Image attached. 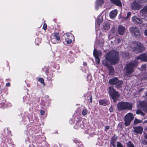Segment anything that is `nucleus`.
I'll return each instance as SVG.
<instances>
[{
	"label": "nucleus",
	"instance_id": "obj_1",
	"mask_svg": "<svg viewBox=\"0 0 147 147\" xmlns=\"http://www.w3.org/2000/svg\"><path fill=\"white\" fill-rule=\"evenodd\" d=\"M119 61L118 52L115 50L110 51L107 53L105 55V59L102 61L103 65L107 67L109 66V63L115 64Z\"/></svg>",
	"mask_w": 147,
	"mask_h": 147
},
{
	"label": "nucleus",
	"instance_id": "obj_2",
	"mask_svg": "<svg viewBox=\"0 0 147 147\" xmlns=\"http://www.w3.org/2000/svg\"><path fill=\"white\" fill-rule=\"evenodd\" d=\"M117 107L119 111L126 109L131 110L133 104L132 103L130 102H119L117 105Z\"/></svg>",
	"mask_w": 147,
	"mask_h": 147
},
{
	"label": "nucleus",
	"instance_id": "obj_3",
	"mask_svg": "<svg viewBox=\"0 0 147 147\" xmlns=\"http://www.w3.org/2000/svg\"><path fill=\"white\" fill-rule=\"evenodd\" d=\"M109 83L110 84L115 85V87L117 88H121V85L123 84L122 81L119 80L118 78L116 77L110 79Z\"/></svg>",
	"mask_w": 147,
	"mask_h": 147
},
{
	"label": "nucleus",
	"instance_id": "obj_4",
	"mask_svg": "<svg viewBox=\"0 0 147 147\" xmlns=\"http://www.w3.org/2000/svg\"><path fill=\"white\" fill-rule=\"evenodd\" d=\"M109 94L113 100L115 102L117 101L119 96V94L117 91H116L115 89L112 87H109Z\"/></svg>",
	"mask_w": 147,
	"mask_h": 147
},
{
	"label": "nucleus",
	"instance_id": "obj_5",
	"mask_svg": "<svg viewBox=\"0 0 147 147\" xmlns=\"http://www.w3.org/2000/svg\"><path fill=\"white\" fill-rule=\"evenodd\" d=\"M132 47L134 51L138 53L141 52L144 50L143 45L138 42H134Z\"/></svg>",
	"mask_w": 147,
	"mask_h": 147
},
{
	"label": "nucleus",
	"instance_id": "obj_6",
	"mask_svg": "<svg viewBox=\"0 0 147 147\" xmlns=\"http://www.w3.org/2000/svg\"><path fill=\"white\" fill-rule=\"evenodd\" d=\"M135 61V62L129 63L125 66V68L127 73L130 74L134 71V67L137 65L138 63L137 62Z\"/></svg>",
	"mask_w": 147,
	"mask_h": 147
},
{
	"label": "nucleus",
	"instance_id": "obj_7",
	"mask_svg": "<svg viewBox=\"0 0 147 147\" xmlns=\"http://www.w3.org/2000/svg\"><path fill=\"white\" fill-rule=\"evenodd\" d=\"M131 8L134 11L140 10L142 7L140 2L134 0V1L130 3Z\"/></svg>",
	"mask_w": 147,
	"mask_h": 147
},
{
	"label": "nucleus",
	"instance_id": "obj_8",
	"mask_svg": "<svg viewBox=\"0 0 147 147\" xmlns=\"http://www.w3.org/2000/svg\"><path fill=\"white\" fill-rule=\"evenodd\" d=\"M134 115L131 113L127 114L124 117L125 124L126 126L129 125L131 121L133 119Z\"/></svg>",
	"mask_w": 147,
	"mask_h": 147
},
{
	"label": "nucleus",
	"instance_id": "obj_9",
	"mask_svg": "<svg viewBox=\"0 0 147 147\" xmlns=\"http://www.w3.org/2000/svg\"><path fill=\"white\" fill-rule=\"evenodd\" d=\"M129 30L131 33L134 36H138L140 35L139 29L136 27H131L129 28Z\"/></svg>",
	"mask_w": 147,
	"mask_h": 147
},
{
	"label": "nucleus",
	"instance_id": "obj_10",
	"mask_svg": "<svg viewBox=\"0 0 147 147\" xmlns=\"http://www.w3.org/2000/svg\"><path fill=\"white\" fill-rule=\"evenodd\" d=\"M84 127L81 119L77 118L76 123L74 126V128L76 129H78L80 128H83Z\"/></svg>",
	"mask_w": 147,
	"mask_h": 147
},
{
	"label": "nucleus",
	"instance_id": "obj_11",
	"mask_svg": "<svg viewBox=\"0 0 147 147\" xmlns=\"http://www.w3.org/2000/svg\"><path fill=\"white\" fill-rule=\"evenodd\" d=\"M140 109L144 112L147 113V102L144 100L141 101L138 104Z\"/></svg>",
	"mask_w": 147,
	"mask_h": 147
},
{
	"label": "nucleus",
	"instance_id": "obj_12",
	"mask_svg": "<svg viewBox=\"0 0 147 147\" xmlns=\"http://www.w3.org/2000/svg\"><path fill=\"white\" fill-rule=\"evenodd\" d=\"M140 59L142 61H147V54L143 53L139 55L135 59V61L137 62L136 60Z\"/></svg>",
	"mask_w": 147,
	"mask_h": 147
},
{
	"label": "nucleus",
	"instance_id": "obj_13",
	"mask_svg": "<svg viewBox=\"0 0 147 147\" xmlns=\"http://www.w3.org/2000/svg\"><path fill=\"white\" fill-rule=\"evenodd\" d=\"M132 21L136 24H142L143 21L142 19L138 18L136 16H134L132 18Z\"/></svg>",
	"mask_w": 147,
	"mask_h": 147
},
{
	"label": "nucleus",
	"instance_id": "obj_14",
	"mask_svg": "<svg viewBox=\"0 0 147 147\" xmlns=\"http://www.w3.org/2000/svg\"><path fill=\"white\" fill-rule=\"evenodd\" d=\"M134 132V133L137 134H142L143 130V128L141 126H137L133 127Z\"/></svg>",
	"mask_w": 147,
	"mask_h": 147
},
{
	"label": "nucleus",
	"instance_id": "obj_15",
	"mask_svg": "<svg viewBox=\"0 0 147 147\" xmlns=\"http://www.w3.org/2000/svg\"><path fill=\"white\" fill-rule=\"evenodd\" d=\"M54 38L51 39V41L54 44L58 43V42H54V40L55 39L56 42L60 40V38L59 36V34L58 33H54L53 35Z\"/></svg>",
	"mask_w": 147,
	"mask_h": 147
},
{
	"label": "nucleus",
	"instance_id": "obj_16",
	"mask_svg": "<svg viewBox=\"0 0 147 147\" xmlns=\"http://www.w3.org/2000/svg\"><path fill=\"white\" fill-rule=\"evenodd\" d=\"M126 29L124 27L120 25L119 26L118 28V34L121 35H123L125 32Z\"/></svg>",
	"mask_w": 147,
	"mask_h": 147
},
{
	"label": "nucleus",
	"instance_id": "obj_17",
	"mask_svg": "<svg viewBox=\"0 0 147 147\" xmlns=\"http://www.w3.org/2000/svg\"><path fill=\"white\" fill-rule=\"evenodd\" d=\"M93 55L94 57H99L102 55V53L100 51H97L96 49H94L93 51Z\"/></svg>",
	"mask_w": 147,
	"mask_h": 147
},
{
	"label": "nucleus",
	"instance_id": "obj_18",
	"mask_svg": "<svg viewBox=\"0 0 147 147\" xmlns=\"http://www.w3.org/2000/svg\"><path fill=\"white\" fill-rule=\"evenodd\" d=\"M111 3L117 6L121 7L122 4L120 0H110Z\"/></svg>",
	"mask_w": 147,
	"mask_h": 147
},
{
	"label": "nucleus",
	"instance_id": "obj_19",
	"mask_svg": "<svg viewBox=\"0 0 147 147\" xmlns=\"http://www.w3.org/2000/svg\"><path fill=\"white\" fill-rule=\"evenodd\" d=\"M117 14V11L115 9L111 11L109 14V16L111 18H113L115 17Z\"/></svg>",
	"mask_w": 147,
	"mask_h": 147
},
{
	"label": "nucleus",
	"instance_id": "obj_20",
	"mask_svg": "<svg viewBox=\"0 0 147 147\" xmlns=\"http://www.w3.org/2000/svg\"><path fill=\"white\" fill-rule=\"evenodd\" d=\"M104 0H97L96 1L95 8L98 9L99 7L101 6L102 4L104 2Z\"/></svg>",
	"mask_w": 147,
	"mask_h": 147
},
{
	"label": "nucleus",
	"instance_id": "obj_21",
	"mask_svg": "<svg viewBox=\"0 0 147 147\" xmlns=\"http://www.w3.org/2000/svg\"><path fill=\"white\" fill-rule=\"evenodd\" d=\"M102 16H99L98 17L97 21L96 22V27L100 26V23L102 22Z\"/></svg>",
	"mask_w": 147,
	"mask_h": 147
},
{
	"label": "nucleus",
	"instance_id": "obj_22",
	"mask_svg": "<svg viewBox=\"0 0 147 147\" xmlns=\"http://www.w3.org/2000/svg\"><path fill=\"white\" fill-rule=\"evenodd\" d=\"M99 102L100 105L104 106L106 105L108 103L107 101L106 100L100 99L99 100Z\"/></svg>",
	"mask_w": 147,
	"mask_h": 147
},
{
	"label": "nucleus",
	"instance_id": "obj_23",
	"mask_svg": "<svg viewBox=\"0 0 147 147\" xmlns=\"http://www.w3.org/2000/svg\"><path fill=\"white\" fill-rule=\"evenodd\" d=\"M6 103H7V102L5 100H3L2 102L0 103V108L3 109L7 107V105Z\"/></svg>",
	"mask_w": 147,
	"mask_h": 147
},
{
	"label": "nucleus",
	"instance_id": "obj_24",
	"mask_svg": "<svg viewBox=\"0 0 147 147\" xmlns=\"http://www.w3.org/2000/svg\"><path fill=\"white\" fill-rule=\"evenodd\" d=\"M140 12L142 14H147V6L144 7L140 11Z\"/></svg>",
	"mask_w": 147,
	"mask_h": 147
},
{
	"label": "nucleus",
	"instance_id": "obj_25",
	"mask_svg": "<svg viewBox=\"0 0 147 147\" xmlns=\"http://www.w3.org/2000/svg\"><path fill=\"white\" fill-rule=\"evenodd\" d=\"M103 28L105 30H108L110 28V25L109 23H105L103 24Z\"/></svg>",
	"mask_w": 147,
	"mask_h": 147
},
{
	"label": "nucleus",
	"instance_id": "obj_26",
	"mask_svg": "<svg viewBox=\"0 0 147 147\" xmlns=\"http://www.w3.org/2000/svg\"><path fill=\"white\" fill-rule=\"evenodd\" d=\"M64 35L66 36V37L65 36V39H68L70 37H74L73 35L72 34L69 33H66Z\"/></svg>",
	"mask_w": 147,
	"mask_h": 147
},
{
	"label": "nucleus",
	"instance_id": "obj_27",
	"mask_svg": "<svg viewBox=\"0 0 147 147\" xmlns=\"http://www.w3.org/2000/svg\"><path fill=\"white\" fill-rule=\"evenodd\" d=\"M109 71V74L113 73L114 72V69L111 66V65L107 67Z\"/></svg>",
	"mask_w": 147,
	"mask_h": 147
},
{
	"label": "nucleus",
	"instance_id": "obj_28",
	"mask_svg": "<svg viewBox=\"0 0 147 147\" xmlns=\"http://www.w3.org/2000/svg\"><path fill=\"white\" fill-rule=\"evenodd\" d=\"M136 113L137 115H140L143 116H144L145 114L143 111L140 109H138L136 111Z\"/></svg>",
	"mask_w": 147,
	"mask_h": 147
},
{
	"label": "nucleus",
	"instance_id": "obj_29",
	"mask_svg": "<svg viewBox=\"0 0 147 147\" xmlns=\"http://www.w3.org/2000/svg\"><path fill=\"white\" fill-rule=\"evenodd\" d=\"M127 145L128 147H135L131 141H129L127 143Z\"/></svg>",
	"mask_w": 147,
	"mask_h": 147
},
{
	"label": "nucleus",
	"instance_id": "obj_30",
	"mask_svg": "<svg viewBox=\"0 0 147 147\" xmlns=\"http://www.w3.org/2000/svg\"><path fill=\"white\" fill-rule=\"evenodd\" d=\"M117 137L115 135H114V136H112L111 138V142H115L117 139Z\"/></svg>",
	"mask_w": 147,
	"mask_h": 147
},
{
	"label": "nucleus",
	"instance_id": "obj_31",
	"mask_svg": "<svg viewBox=\"0 0 147 147\" xmlns=\"http://www.w3.org/2000/svg\"><path fill=\"white\" fill-rule=\"evenodd\" d=\"M41 39L39 38H37L35 40V43L37 45H38V44L40 43L41 42Z\"/></svg>",
	"mask_w": 147,
	"mask_h": 147
},
{
	"label": "nucleus",
	"instance_id": "obj_32",
	"mask_svg": "<svg viewBox=\"0 0 147 147\" xmlns=\"http://www.w3.org/2000/svg\"><path fill=\"white\" fill-rule=\"evenodd\" d=\"M142 121V120H139L137 119H135L134 121V124L136 125L138 123H141Z\"/></svg>",
	"mask_w": 147,
	"mask_h": 147
},
{
	"label": "nucleus",
	"instance_id": "obj_33",
	"mask_svg": "<svg viewBox=\"0 0 147 147\" xmlns=\"http://www.w3.org/2000/svg\"><path fill=\"white\" fill-rule=\"evenodd\" d=\"M53 77V74L52 73H51L49 76H48L47 79L49 80H51L52 77Z\"/></svg>",
	"mask_w": 147,
	"mask_h": 147
},
{
	"label": "nucleus",
	"instance_id": "obj_34",
	"mask_svg": "<svg viewBox=\"0 0 147 147\" xmlns=\"http://www.w3.org/2000/svg\"><path fill=\"white\" fill-rule=\"evenodd\" d=\"M122 55L125 57H127L129 55V54L127 52H124L122 53Z\"/></svg>",
	"mask_w": 147,
	"mask_h": 147
},
{
	"label": "nucleus",
	"instance_id": "obj_35",
	"mask_svg": "<svg viewBox=\"0 0 147 147\" xmlns=\"http://www.w3.org/2000/svg\"><path fill=\"white\" fill-rule=\"evenodd\" d=\"M88 112V110L87 109H85L83 110L82 111V114L84 116L86 115Z\"/></svg>",
	"mask_w": 147,
	"mask_h": 147
},
{
	"label": "nucleus",
	"instance_id": "obj_36",
	"mask_svg": "<svg viewBox=\"0 0 147 147\" xmlns=\"http://www.w3.org/2000/svg\"><path fill=\"white\" fill-rule=\"evenodd\" d=\"M65 41L66 42L67 44H69L71 43L72 42V40L69 38L68 39H65Z\"/></svg>",
	"mask_w": 147,
	"mask_h": 147
},
{
	"label": "nucleus",
	"instance_id": "obj_37",
	"mask_svg": "<svg viewBox=\"0 0 147 147\" xmlns=\"http://www.w3.org/2000/svg\"><path fill=\"white\" fill-rule=\"evenodd\" d=\"M117 147H124L122 144L119 142H117Z\"/></svg>",
	"mask_w": 147,
	"mask_h": 147
},
{
	"label": "nucleus",
	"instance_id": "obj_38",
	"mask_svg": "<svg viewBox=\"0 0 147 147\" xmlns=\"http://www.w3.org/2000/svg\"><path fill=\"white\" fill-rule=\"evenodd\" d=\"M95 59L96 62L98 64H99L100 62V59L99 57H94Z\"/></svg>",
	"mask_w": 147,
	"mask_h": 147
},
{
	"label": "nucleus",
	"instance_id": "obj_39",
	"mask_svg": "<svg viewBox=\"0 0 147 147\" xmlns=\"http://www.w3.org/2000/svg\"><path fill=\"white\" fill-rule=\"evenodd\" d=\"M131 15V13L130 12H128L127 14V16L126 17V19H127L129 18Z\"/></svg>",
	"mask_w": 147,
	"mask_h": 147
},
{
	"label": "nucleus",
	"instance_id": "obj_40",
	"mask_svg": "<svg viewBox=\"0 0 147 147\" xmlns=\"http://www.w3.org/2000/svg\"><path fill=\"white\" fill-rule=\"evenodd\" d=\"M38 81L42 84L44 83V80L42 78H39L38 80Z\"/></svg>",
	"mask_w": 147,
	"mask_h": 147
},
{
	"label": "nucleus",
	"instance_id": "obj_41",
	"mask_svg": "<svg viewBox=\"0 0 147 147\" xmlns=\"http://www.w3.org/2000/svg\"><path fill=\"white\" fill-rule=\"evenodd\" d=\"M146 68V65H143L141 67V70H144Z\"/></svg>",
	"mask_w": 147,
	"mask_h": 147
},
{
	"label": "nucleus",
	"instance_id": "obj_42",
	"mask_svg": "<svg viewBox=\"0 0 147 147\" xmlns=\"http://www.w3.org/2000/svg\"><path fill=\"white\" fill-rule=\"evenodd\" d=\"M115 41L116 42L118 43H120L121 41V39L120 38H117L115 40Z\"/></svg>",
	"mask_w": 147,
	"mask_h": 147
},
{
	"label": "nucleus",
	"instance_id": "obj_43",
	"mask_svg": "<svg viewBox=\"0 0 147 147\" xmlns=\"http://www.w3.org/2000/svg\"><path fill=\"white\" fill-rule=\"evenodd\" d=\"M110 143L113 147H116L115 142H110Z\"/></svg>",
	"mask_w": 147,
	"mask_h": 147
},
{
	"label": "nucleus",
	"instance_id": "obj_44",
	"mask_svg": "<svg viewBox=\"0 0 147 147\" xmlns=\"http://www.w3.org/2000/svg\"><path fill=\"white\" fill-rule=\"evenodd\" d=\"M43 28L44 30H46L47 29V25L45 23L43 26Z\"/></svg>",
	"mask_w": 147,
	"mask_h": 147
},
{
	"label": "nucleus",
	"instance_id": "obj_45",
	"mask_svg": "<svg viewBox=\"0 0 147 147\" xmlns=\"http://www.w3.org/2000/svg\"><path fill=\"white\" fill-rule=\"evenodd\" d=\"M6 104H7V107H10L12 106V105H11V104L10 103L7 102V103H6Z\"/></svg>",
	"mask_w": 147,
	"mask_h": 147
},
{
	"label": "nucleus",
	"instance_id": "obj_46",
	"mask_svg": "<svg viewBox=\"0 0 147 147\" xmlns=\"http://www.w3.org/2000/svg\"><path fill=\"white\" fill-rule=\"evenodd\" d=\"M144 138L147 140V133H145L144 131Z\"/></svg>",
	"mask_w": 147,
	"mask_h": 147
},
{
	"label": "nucleus",
	"instance_id": "obj_47",
	"mask_svg": "<svg viewBox=\"0 0 147 147\" xmlns=\"http://www.w3.org/2000/svg\"><path fill=\"white\" fill-rule=\"evenodd\" d=\"M89 96V99L90 100V102L91 103L92 102V96L91 95H90L89 94H88Z\"/></svg>",
	"mask_w": 147,
	"mask_h": 147
},
{
	"label": "nucleus",
	"instance_id": "obj_48",
	"mask_svg": "<svg viewBox=\"0 0 147 147\" xmlns=\"http://www.w3.org/2000/svg\"><path fill=\"white\" fill-rule=\"evenodd\" d=\"M147 1V0H140V1H139L140 2V3H145Z\"/></svg>",
	"mask_w": 147,
	"mask_h": 147
},
{
	"label": "nucleus",
	"instance_id": "obj_49",
	"mask_svg": "<svg viewBox=\"0 0 147 147\" xmlns=\"http://www.w3.org/2000/svg\"><path fill=\"white\" fill-rule=\"evenodd\" d=\"M144 35L146 36H147V29H146L145 30H144Z\"/></svg>",
	"mask_w": 147,
	"mask_h": 147
},
{
	"label": "nucleus",
	"instance_id": "obj_50",
	"mask_svg": "<svg viewBox=\"0 0 147 147\" xmlns=\"http://www.w3.org/2000/svg\"><path fill=\"white\" fill-rule=\"evenodd\" d=\"M40 114L42 115H44L45 114V112L43 111H41L40 112Z\"/></svg>",
	"mask_w": 147,
	"mask_h": 147
},
{
	"label": "nucleus",
	"instance_id": "obj_51",
	"mask_svg": "<svg viewBox=\"0 0 147 147\" xmlns=\"http://www.w3.org/2000/svg\"><path fill=\"white\" fill-rule=\"evenodd\" d=\"M6 86L9 87L10 86V84L9 83H7L6 84Z\"/></svg>",
	"mask_w": 147,
	"mask_h": 147
},
{
	"label": "nucleus",
	"instance_id": "obj_52",
	"mask_svg": "<svg viewBox=\"0 0 147 147\" xmlns=\"http://www.w3.org/2000/svg\"><path fill=\"white\" fill-rule=\"evenodd\" d=\"M105 128L106 129H109V127L108 126H107L105 127Z\"/></svg>",
	"mask_w": 147,
	"mask_h": 147
},
{
	"label": "nucleus",
	"instance_id": "obj_53",
	"mask_svg": "<svg viewBox=\"0 0 147 147\" xmlns=\"http://www.w3.org/2000/svg\"><path fill=\"white\" fill-rule=\"evenodd\" d=\"M144 94L145 95L144 96V97H145V96L147 97V91L145 92Z\"/></svg>",
	"mask_w": 147,
	"mask_h": 147
},
{
	"label": "nucleus",
	"instance_id": "obj_54",
	"mask_svg": "<svg viewBox=\"0 0 147 147\" xmlns=\"http://www.w3.org/2000/svg\"><path fill=\"white\" fill-rule=\"evenodd\" d=\"M109 110L110 112H112L113 111L112 108L111 107H110L109 109Z\"/></svg>",
	"mask_w": 147,
	"mask_h": 147
},
{
	"label": "nucleus",
	"instance_id": "obj_55",
	"mask_svg": "<svg viewBox=\"0 0 147 147\" xmlns=\"http://www.w3.org/2000/svg\"><path fill=\"white\" fill-rule=\"evenodd\" d=\"M69 122L71 124H72L73 123V122L72 121V120H69Z\"/></svg>",
	"mask_w": 147,
	"mask_h": 147
},
{
	"label": "nucleus",
	"instance_id": "obj_56",
	"mask_svg": "<svg viewBox=\"0 0 147 147\" xmlns=\"http://www.w3.org/2000/svg\"><path fill=\"white\" fill-rule=\"evenodd\" d=\"M83 65L84 66H86L87 65V63L86 62H84L83 63Z\"/></svg>",
	"mask_w": 147,
	"mask_h": 147
},
{
	"label": "nucleus",
	"instance_id": "obj_57",
	"mask_svg": "<svg viewBox=\"0 0 147 147\" xmlns=\"http://www.w3.org/2000/svg\"><path fill=\"white\" fill-rule=\"evenodd\" d=\"M147 122V119L146 120H145V121H144L143 122V123H146Z\"/></svg>",
	"mask_w": 147,
	"mask_h": 147
},
{
	"label": "nucleus",
	"instance_id": "obj_58",
	"mask_svg": "<svg viewBox=\"0 0 147 147\" xmlns=\"http://www.w3.org/2000/svg\"><path fill=\"white\" fill-rule=\"evenodd\" d=\"M89 77H90V78H91V76L90 75H88L87 76V77L88 78Z\"/></svg>",
	"mask_w": 147,
	"mask_h": 147
},
{
	"label": "nucleus",
	"instance_id": "obj_59",
	"mask_svg": "<svg viewBox=\"0 0 147 147\" xmlns=\"http://www.w3.org/2000/svg\"><path fill=\"white\" fill-rule=\"evenodd\" d=\"M26 98V96H24L23 97V99L24 100H24Z\"/></svg>",
	"mask_w": 147,
	"mask_h": 147
},
{
	"label": "nucleus",
	"instance_id": "obj_60",
	"mask_svg": "<svg viewBox=\"0 0 147 147\" xmlns=\"http://www.w3.org/2000/svg\"><path fill=\"white\" fill-rule=\"evenodd\" d=\"M145 130L146 131H147V128H146L145 129Z\"/></svg>",
	"mask_w": 147,
	"mask_h": 147
},
{
	"label": "nucleus",
	"instance_id": "obj_61",
	"mask_svg": "<svg viewBox=\"0 0 147 147\" xmlns=\"http://www.w3.org/2000/svg\"><path fill=\"white\" fill-rule=\"evenodd\" d=\"M74 142L75 143H76V141H74Z\"/></svg>",
	"mask_w": 147,
	"mask_h": 147
},
{
	"label": "nucleus",
	"instance_id": "obj_62",
	"mask_svg": "<svg viewBox=\"0 0 147 147\" xmlns=\"http://www.w3.org/2000/svg\"><path fill=\"white\" fill-rule=\"evenodd\" d=\"M136 1H137V0H136ZM140 1V0H138V1Z\"/></svg>",
	"mask_w": 147,
	"mask_h": 147
}]
</instances>
